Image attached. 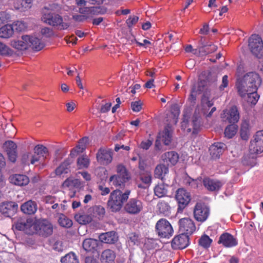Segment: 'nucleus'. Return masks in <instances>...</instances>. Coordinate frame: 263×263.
I'll use <instances>...</instances> for the list:
<instances>
[{"mask_svg":"<svg viewBox=\"0 0 263 263\" xmlns=\"http://www.w3.org/2000/svg\"><path fill=\"white\" fill-rule=\"evenodd\" d=\"M168 171V168L164 165H157L155 170V176L158 178L163 179V177Z\"/></svg>","mask_w":263,"mask_h":263,"instance_id":"obj_42","label":"nucleus"},{"mask_svg":"<svg viewBox=\"0 0 263 263\" xmlns=\"http://www.w3.org/2000/svg\"><path fill=\"white\" fill-rule=\"evenodd\" d=\"M99 238L104 243H114L117 241L118 236L115 232L111 231L100 234Z\"/></svg>","mask_w":263,"mask_h":263,"instance_id":"obj_29","label":"nucleus"},{"mask_svg":"<svg viewBox=\"0 0 263 263\" xmlns=\"http://www.w3.org/2000/svg\"><path fill=\"white\" fill-rule=\"evenodd\" d=\"M130 175L125 167L119 164L117 166V174L112 175L109 179V183L116 187H124L125 183L130 179Z\"/></svg>","mask_w":263,"mask_h":263,"instance_id":"obj_4","label":"nucleus"},{"mask_svg":"<svg viewBox=\"0 0 263 263\" xmlns=\"http://www.w3.org/2000/svg\"><path fill=\"white\" fill-rule=\"evenodd\" d=\"M79 12L83 14L87 21L92 19L96 15L105 13L106 9L101 6L84 7H80Z\"/></svg>","mask_w":263,"mask_h":263,"instance_id":"obj_11","label":"nucleus"},{"mask_svg":"<svg viewBox=\"0 0 263 263\" xmlns=\"http://www.w3.org/2000/svg\"><path fill=\"white\" fill-rule=\"evenodd\" d=\"M143 203L141 200L137 198H132L127 201L124 210L130 215H136L143 211Z\"/></svg>","mask_w":263,"mask_h":263,"instance_id":"obj_9","label":"nucleus"},{"mask_svg":"<svg viewBox=\"0 0 263 263\" xmlns=\"http://www.w3.org/2000/svg\"><path fill=\"white\" fill-rule=\"evenodd\" d=\"M14 34L13 27L11 24H6L0 28V38L8 39Z\"/></svg>","mask_w":263,"mask_h":263,"instance_id":"obj_31","label":"nucleus"},{"mask_svg":"<svg viewBox=\"0 0 263 263\" xmlns=\"http://www.w3.org/2000/svg\"><path fill=\"white\" fill-rule=\"evenodd\" d=\"M238 126L235 124H231L228 125L225 129V137L230 139L232 138L236 133Z\"/></svg>","mask_w":263,"mask_h":263,"instance_id":"obj_45","label":"nucleus"},{"mask_svg":"<svg viewBox=\"0 0 263 263\" xmlns=\"http://www.w3.org/2000/svg\"><path fill=\"white\" fill-rule=\"evenodd\" d=\"M74 218L77 221L81 224H86L90 222L92 217L89 215L79 213L74 215Z\"/></svg>","mask_w":263,"mask_h":263,"instance_id":"obj_39","label":"nucleus"},{"mask_svg":"<svg viewBox=\"0 0 263 263\" xmlns=\"http://www.w3.org/2000/svg\"><path fill=\"white\" fill-rule=\"evenodd\" d=\"M152 143H153V142L151 140H146L145 141H142L141 143V144L140 145V148H141L143 149L147 150L152 145Z\"/></svg>","mask_w":263,"mask_h":263,"instance_id":"obj_59","label":"nucleus"},{"mask_svg":"<svg viewBox=\"0 0 263 263\" xmlns=\"http://www.w3.org/2000/svg\"><path fill=\"white\" fill-rule=\"evenodd\" d=\"M247 95L248 96V102L253 105H255L259 98V96L257 94V91H251Z\"/></svg>","mask_w":263,"mask_h":263,"instance_id":"obj_48","label":"nucleus"},{"mask_svg":"<svg viewBox=\"0 0 263 263\" xmlns=\"http://www.w3.org/2000/svg\"><path fill=\"white\" fill-rule=\"evenodd\" d=\"M15 228L23 231L28 234H33L36 232V220L32 218L18 219L15 224Z\"/></svg>","mask_w":263,"mask_h":263,"instance_id":"obj_7","label":"nucleus"},{"mask_svg":"<svg viewBox=\"0 0 263 263\" xmlns=\"http://www.w3.org/2000/svg\"><path fill=\"white\" fill-rule=\"evenodd\" d=\"M158 212L164 215L168 216L171 213V207L167 202L163 200L160 201L157 205Z\"/></svg>","mask_w":263,"mask_h":263,"instance_id":"obj_36","label":"nucleus"},{"mask_svg":"<svg viewBox=\"0 0 263 263\" xmlns=\"http://www.w3.org/2000/svg\"><path fill=\"white\" fill-rule=\"evenodd\" d=\"M179 230L182 234L187 235L193 234L196 230V226L194 221L190 218H184L180 219Z\"/></svg>","mask_w":263,"mask_h":263,"instance_id":"obj_16","label":"nucleus"},{"mask_svg":"<svg viewBox=\"0 0 263 263\" xmlns=\"http://www.w3.org/2000/svg\"><path fill=\"white\" fill-rule=\"evenodd\" d=\"M3 147L7 153L9 160L12 162H15L17 156L16 144L12 141H8L4 143Z\"/></svg>","mask_w":263,"mask_h":263,"instance_id":"obj_22","label":"nucleus"},{"mask_svg":"<svg viewBox=\"0 0 263 263\" xmlns=\"http://www.w3.org/2000/svg\"><path fill=\"white\" fill-rule=\"evenodd\" d=\"M93 216L97 217L99 219H102L105 214V210L101 205H95L92 208Z\"/></svg>","mask_w":263,"mask_h":263,"instance_id":"obj_43","label":"nucleus"},{"mask_svg":"<svg viewBox=\"0 0 263 263\" xmlns=\"http://www.w3.org/2000/svg\"><path fill=\"white\" fill-rule=\"evenodd\" d=\"M33 1L34 0H22L21 6L18 9L23 11L30 9L32 6Z\"/></svg>","mask_w":263,"mask_h":263,"instance_id":"obj_50","label":"nucleus"},{"mask_svg":"<svg viewBox=\"0 0 263 263\" xmlns=\"http://www.w3.org/2000/svg\"><path fill=\"white\" fill-rule=\"evenodd\" d=\"M261 82L262 80L258 73L249 72L243 77L237 79L236 87L239 96L244 98L251 91H257Z\"/></svg>","mask_w":263,"mask_h":263,"instance_id":"obj_1","label":"nucleus"},{"mask_svg":"<svg viewBox=\"0 0 263 263\" xmlns=\"http://www.w3.org/2000/svg\"><path fill=\"white\" fill-rule=\"evenodd\" d=\"M97 241L95 239L89 238L84 240L83 248L87 251H91L97 247Z\"/></svg>","mask_w":263,"mask_h":263,"instance_id":"obj_44","label":"nucleus"},{"mask_svg":"<svg viewBox=\"0 0 263 263\" xmlns=\"http://www.w3.org/2000/svg\"><path fill=\"white\" fill-rule=\"evenodd\" d=\"M32 153H26L23 154L22 157V161L23 163L29 165L31 162V156Z\"/></svg>","mask_w":263,"mask_h":263,"instance_id":"obj_58","label":"nucleus"},{"mask_svg":"<svg viewBox=\"0 0 263 263\" xmlns=\"http://www.w3.org/2000/svg\"><path fill=\"white\" fill-rule=\"evenodd\" d=\"M218 243L222 244L226 248H232L237 246L238 242L233 235L228 233H224L220 236Z\"/></svg>","mask_w":263,"mask_h":263,"instance_id":"obj_23","label":"nucleus"},{"mask_svg":"<svg viewBox=\"0 0 263 263\" xmlns=\"http://www.w3.org/2000/svg\"><path fill=\"white\" fill-rule=\"evenodd\" d=\"M12 25L13 27V30L15 29L18 32L24 30L27 27L26 24L22 21H16Z\"/></svg>","mask_w":263,"mask_h":263,"instance_id":"obj_52","label":"nucleus"},{"mask_svg":"<svg viewBox=\"0 0 263 263\" xmlns=\"http://www.w3.org/2000/svg\"><path fill=\"white\" fill-rule=\"evenodd\" d=\"M11 18L10 15L5 11L0 12V25L8 22Z\"/></svg>","mask_w":263,"mask_h":263,"instance_id":"obj_55","label":"nucleus"},{"mask_svg":"<svg viewBox=\"0 0 263 263\" xmlns=\"http://www.w3.org/2000/svg\"><path fill=\"white\" fill-rule=\"evenodd\" d=\"M175 198L178 203V211H182L191 200L190 194L182 188L179 189L176 191Z\"/></svg>","mask_w":263,"mask_h":263,"instance_id":"obj_15","label":"nucleus"},{"mask_svg":"<svg viewBox=\"0 0 263 263\" xmlns=\"http://www.w3.org/2000/svg\"><path fill=\"white\" fill-rule=\"evenodd\" d=\"M197 93V90H196L195 86L193 87L192 88L191 94L189 98V99L191 102H194V101L196 100Z\"/></svg>","mask_w":263,"mask_h":263,"instance_id":"obj_61","label":"nucleus"},{"mask_svg":"<svg viewBox=\"0 0 263 263\" xmlns=\"http://www.w3.org/2000/svg\"><path fill=\"white\" fill-rule=\"evenodd\" d=\"M210 212L209 208L205 204L198 202L194 208L193 216L196 221L203 222L208 218Z\"/></svg>","mask_w":263,"mask_h":263,"instance_id":"obj_10","label":"nucleus"},{"mask_svg":"<svg viewBox=\"0 0 263 263\" xmlns=\"http://www.w3.org/2000/svg\"><path fill=\"white\" fill-rule=\"evenodd\" d=\"M96 158L101 164L107 165L112 159L111 152L108 149L100 148L97 153Z\"/></svg>","mask_w":263,"mask_h":263,"instance_id":"obj_18","label":"nucleus"},{"mask_svg":"<svg viewBox=\"0 0 263 263\" xmlns=\"http://www.w3.org/2000/svg\"><path fill=\"white\" fill-rule=\"evenodd\" d=\"M140 179L146 186H144L141 184H138V187L142 189L146 188V186L150 185L152 182V175L149 172H146L140 175Z\"/></svg>","mask_w":263,"mask_h":263,"instance_id":"obj_38","label":"nucleus"},{"mask_svg":"<svg viewBox=\"0 0 263 263\" xmlns=\"http://www.w3.org/2000/svg\"><path fill=\"white\" fill-rule=\"evenodd\" d=\"M139 17L136 15H130L126 20V23L128 27L130 28L135 25L138 21Z\"/></svg>","mask_w":263,"mask_h":263,"instance_id":"obj_54","label":"nucleus"},{"mask_svg":"<svg viewBox=\"0 0 263 263\" xmlns=\"http://www.w3.org/2000/svg\"><path fill=\"white\" fill-rule=\"evenodd\" d=\"M189 245V235L181 234L175 236L172 241V246L174 249H183Z\"/></svg>","mask_w":263,"mask_h":263,"instance_id":"obj_17","label":"nucleus"},{"mask_svg":"<svg viewBox=\"0 0 263 263\" xmlns=\"http://www.w3.org/2000/svg\"><path fill=\"white\" fill-rule=\"evenodd\" d=\"M156 232L162 238H169L173 234V229L168 221L165 219L159 220L155 226Z\"/></svg>","mask_w":263,"mask_h":263,"instance_id":"obj_6","label":"nucleus"},{"mask_svg":"<svg viewBox=\"0 0 263 263\" xmlns=\"http://www.w3.org/2000/svg\"><path fill=\"white\" fill-rule=\"evenodd\" d=\"M10 182L16 185L24 186L27 185L29 182V178L24 175L14 174L9 178Z\"/></svg>","mask_w":263,"mask_h":263,"instance_id":"obj_26","label":"nucleus"},{"mask_svg":"<svg viewBox=\"0 0 263 263\" xmlns=\"http://www.w3.org/2000/svg\"><path fill=\"white\" fill-rule=\"evenodd\" d=\"M29 40L30 35H23L20 39L11 41L10 45L17 50H25L29 48Z\"/></svg>","mask_w":263,"mask_h":263,"instance_id":"obj_20","label":"nucleus"},{"mask_svg":"<svg viewBox=\"0 0 263 263\" xmlns=\"http://www.w3.org/2000/svg\"><path fill=\"white\" fill-rule=\"evenodd\" d=\"M222 118H226L229 123L235 124L238 122L240 118L237 107L236 106H233L230 109L224 110Z\"/></svg>","mask_w":263,"mask_h":263,"instance_id":"obj_19","label":"nucleus"},{"mask_svg":"<svg viewBox=\"0 0 263 263\" xmlns=\"http://www.w3.org/2000/svg\"><path fill=\"white\" fill-rule=\"evenodd\" d=\"M59 223L60 226L65 228H70L72 225V221L64 215H62L59 218Z\"/></svg>","mask_w":263,"mask_h":263,"instance_id":"obj_51","label":"nucleus"},{"mask_svg":"<svg viewBox=\"0 0 263 263\" xmlns=\"http://www.w3.org/2000/svg\"><path fill=\"white\" fill-rule=\"evenodd\" d=\"M130 193L129 190H127L124 193L118 189L113 191L110 193L107 201L108 208L112 212L120 211L125 202L127 200Z\"/></svg>","mask_w":263,"mask_h":263,"instance_id":"obj_2","label":"nucleus"},{"mask_svg":"<svg viewBox=\"0 0 263 263\" xmlns=\"http://www.w3.org/2000/svg\"><path fill=\"white\" fill-rule=\"evenodd\" d=\"M99 189L101 191V194L103 196L106 195L110 192V189L108 187H104L102 185H99Z\"/></svg>","mask_w":263,"mask_h":263,"instance_id":"obj_64","label":"nucleus"},{"mask_svg":"<svg viewBox=\"0 0 263 263\" xmlns=\"http://www.w3.org/2000/svg\"><path fill=\"white\" fill-rule=\"evenodd\" d=\"M62 263H79L77 256L73 252H70L61 258Z\"/></svg>","mask_w":263,"mask_h":263,"instance_id":"obj_40","label":"nucleus"},{"mask_svg":"<svg viewBox=\"0 0 263 263\" xmlns=\"http://www.w3.org/2000/svg\"><path fill=\"white\" fill-rule=\"evenodd\" d=\"M42 20L49 25L57 27L60 30H65L69 27V23L63 21L60 15L46 7L43 10Z\"/></svg>","mask_w":263,"mask_h":263,"instance_id":"obj_3","label":"nucleus"},{"mask_svg":"<svg viewBox=\"0 0 263 263\" xmlns=\"http://www.w3.org/2000/svg\"><path fill=\"white\" fill-rule=\"evenodd\" d=\"M77 182L78 180L69 177L67 178L64 181V182L62 184V187L63 189H71L76 186V185L77 184Z\"/></svg>","mask_w":263,"mask_h":263,"instance_id":"obj_49","label":"nucleus"},{"mask_svg":"<svg viewBox=\"0 0 263 263\" xmlns=\"http://www.w3.org/2000/svg\"><path fill=\"white\" fill-rule=\"evenodd\" d=\"M71 162L69 160H66L62 162L55 170L57 176H64L70 172V165Z\"/></svg>","mask_w":263,"mask_h":263,"instance_id":"obj_33","label":"nucleus"},{"mask_svg":"<svg viewBox=\"0 0 263 263\" xmlns=\"http://www.w3.org/2000/svg\"><path fill=\"white\" fill-rule=\"evenodd\" d=\"M90 164V159L86 155H82L77 160V166L79 169L86 168Z\"/></svg>","mask_w":263,"mask_h":263,"instance_id":"obj_41","label":"nucleus"},{"mask_svg":"<svg viewBox=\"0 0 263 263\" xmlns=\"http://www.w3.org/2000/svg\"><path fill=\"white\" fill-rule=\"evenodd\" d=\"M115 253L111 250L106 249L102 252L101 260L102 263H115Z\"/></svg>","mask_w":263,"mask_h":263,"instance_id":"obj_30","label":"nucleus"},{"mask_svg":"<svg viewBox=\"0 0 263 263\" xmlns=\"http://www.w3.org/2000/svg\"><path fill=\"white\" fill-rule=\"evenodd\" d=\"M88 142V138L84 137L81 139L79 141L77 146L71 151L70 155L74 156L77 154L83 152V151L86 148V146Z\"/></svg>","mask_w":263,"mask_h":263,"instance_id":"obj_35","label":"nucleus"},{"mask_svg":"<svg viewBox=\"0 0 263 263\" xmlns=\"http://www.w3.org/2000/svg\"><path fill=\"white\" fill-rule=\"evenodd\" d=\"M249 46L251 52L257 58L263 57V42L257 34H253L249 40Z\"/></svg>","mask_w":263,"mask_h":263,"instance_id":"obj_8","label":"nucleus"},{"mask_svg":"<svg viewBox=\"0 0 263 263\" xmlns=\"http://www.w3.org/2000/svg\"><path fill=\"white\" fill-rule=\"evenodd\" d=\"M36 232L44 237H48L53 232V226L48 220L45 219L36 220Z\"/></svg>","mask_w":263,"mask_h":263,"instance_id":"obj_12","label":"nucleus"},{"mask_svg":"<svg viewBox=\"0 0 263 263\" xmlns=\"http://www.w3.org/2000/svg\"><path fill=\"white\" fill-rule=\"evenodd\" d=\"M161 158L163 162L168 165H174L178 161L179 155L176 152L171 151L163 154L161 156Z\"/></svg>","mask_w":263,"mask_h":263,"instance_id":"obj_27","label":"nucleus"},{"mask_svg":"<svg viewBox=\"0 0 263 263\" xmlns=\"http://www.w3.org/2000/svg\"><path fill=\"white\" fill-rule=\"evenodd\" d=\"M201 101L203 105H206L208 107H211L213 105V101L210 100L209 97L206 94L203 95Z\"/></svg>","mask_w":263,"mask_h":263,"instance_id":"obj_57","label":"nucleus"},{"mask_svg":"<svg viewBox=\"0 0 263 263\" xmlns=\"http://www.w3.org/2000/svg\"><path fill=\"white\" fill-rule=\"evenodd\" d=\"M18 205L14 202H6L0 204V212L7 217L13 216L17 211Z\"/></svg>","mask_w":263,"mask_h":263,"instance_id":"obj_21","label":"nucleus"},{"mask_svg":"<svg viewBox=\"0 0 263 263\" xmlns=\"http://www.w3.org/2000/svg\"><path fill=\"white\" fill-rule=\"evenodd\" d=\"M240 133L242 139L247 140L249 139L250 135V131L248 121H244L242 122Z\"/></svg>","mask_w":263,"mask_h":263,"instance_id":"obj_37","label":"nucleus"},{"mask_svg":"<svg viewBox=\"0 0 263 263\" xmlns=\"http://www.w3.org/2000/svg\"><path fill=\"white\" fill-rule=\"evenodd\" d=\"M37 210V205L35 202L29 200L21 206L22 211L27 214H34Z\"/></svg>","mask_w":263,"mask_h":263,"instance_id":"obj_32","label":"nucleus"},{"mask_svg":"<svg viewBox=\"0 0 263 263\" xmlns=\"http://www.w3.org/2000/svg\"><path fill=\"white\" fill-rule=\"evenodd\" d=\"M167 191V186L164 184H158L154 189L155 195L159 198L164 196Z\"/></svg>","mask_w":263,"mask_h":263,"instance_id":"obj_46","label":"nucleus"},{"mask_svg":"<svg viewBox=\"0 0 263 263\" xmlns=\"http://www.w3.org/2000/svg\"><path fill=\"white\" fill-rule=\"evenodd\" d=\"M66 110L68 112H71L76 107V104L74 102L71 101L66 104Z\"/></svg>","mask_w":263,"mask_h":263,"instance_id":"obj_63","label":"nucleus"},{"mask_svg":"<svg viewBox=\"0 0 263 263\" xmlns=\"http://www.w3.org/2000/svg\"><path fill=\"white\" fill-rule=\"evenodd\" d=\"M72 18L75 21L78 22H83L87 21L84 14L81 13L73 15Z\"/></svg>","mask_w":263,"mask_h":263,"instance_id":"obj_60","label":"nucleus"},{"mask_svg":"<svg viewBox=\"0 0 263 263\" xmlns=\"http://www.w3.org/2000/svg\"><path fill=\"white\" fill-rule=\"evenodd\" d=\"M142 102L141 100L131 102V108L134 112H139L142 109Z\"/></svg>","mask_w":263,"mask_h":263,"instance_id":"obj_53","label":"nucleus"},{"mask_svg":"<svg viewBox=\"0 0 263 263\" xmlns=\"http://www.w3.org/2000/svg\"><path fill=\"white\" fill-rule=\"evenodd\" d=\"M173 130L172 125L168 124L165 127L163 131L159 133L158 138L165 145H168L172 140Z\"/></svg>","mask_w":263,"mask_h":263,"instance_id":"obj_24","label":"nucleus"},{"mask_svg":"<svg viewBox=\"0 0 263 263\" xmlns=\"http://www.w3.org/2000/svg\"><path fill=\"white\" fill-rule=\"evenodd\" d=\"M229 84L228 77V76L224 75L222 77V83L219 86V89L220 90L224 89V88L228 87Z\"/></svg>","mask_w":263,"mask_h":263,"instance_id":"obj_62","label":"nucleus"},{"mask_svg":"<svg viewBox=\"0 0 263 263\" xmlns=\"http://www.w3.org/2000/svg\"><path fill=\"white\" fill-rule=\"evenodd\" d=\"M48 156V151L47 147L42 145H37L32 153L30 164H35L36 162H42Z\"/></svg>","mask_w":263,"mask_h":263,"instance_id":"obj_13","label":"nucleus"},{"mask_svg":"<svg viewBox=\"0 0 263 263\" xmlns=\"http://www.w3.org/2000/svg\"><path fill=\"white\" fill-rule=\"evenodd\" d=\"M226 149L225 144L221 142H215L210 147V155L213 159H217L223 154Z\"/></svg>","mask_w":263,"mask_h":263,"instance_id":"obj_25","label":"nucleus"},{"mask_svg":"<svg viewBox=\"0 0 263 263\" xmlns=\"http://www.w3.org/2000/svg\"><path fill=\"white\" fill-rule=\"evenodd\" d=\"M200 118L199 112L197 111V109L191 121H189L187 118V115H184L183 120L181 122L182 129L187 133L191 132L193 129V133H195L200 124Z\"/></svg>","mask_w":263,"mask_h":263,"instance_id":"obj_5","label":"nucleus"},{"mask_svg":"<svg viewBox=\"0 0 263 263\" xmlns=\"http://www.w3.org/2000/svg\"><path fill=\"white\" fill-rule=\"evenodd\" d=\"M203 183L204 187L210 191H218L222 186V183L220 181L209 178H204L203 180Z\"/></svg>","mask_w":263,"mask_h":263,"instance_id":"obj_28","label":"nucleus"},{"mask_svg":"<svg viewBox=\"0 0 263 263\" xmlns=\"http://www.w3.org/2000/svg\"><path fill=\"white\" fill-rule=\"evenodd\" d=\"M11 53L10 49L5 44L0 42V55H7Z\"/></svg>","mask_w":263,"mask_h":263,"instance_id":"obj_56","label":"nucleus"},{"mask_svg":"<svg viewBox=\"0 0 263 263\" xmlns=\"http://www.w3.org/2000/svg\"><path fill=\"white\" fill-rule=\"evenodd\" d=\"M212 242V240L206 235H203L199 239V245L203 248H209Z\"/></svg>","mask_w":263,"mask_h":263,"instance_id":"obj_47","label":"nucleus"},{"mask_svg":"<svg viewBox=\"0 0 263 263\" xmlns=\"http://www.w3.org/2000/svg\"><path fill=\"white\" fill-rule=\"evenodd\" d=\"M249 149L252 154H259L263 152V130L257 132L250 142Z\"/></svg>","mask_w":263,"mask_h":263,"instance_id":"obj_14","label":"nucleus"},{"mask_svg":"<svg viewBox=\"0 0 263 263\" xmlns=\"http://www.w3.org/2000/svg\"><path fill=\"white\" fill-rule=\"evenodd\" d=\"M30 42L29 43V47H31L35 51L41 50L43 48L44 45L41 39L35 36L30 35Z\"/></svg>","mask_w":263,"mask_h":263,"instance_id":"obj_34","label":"nucleus"}]
</instances>
